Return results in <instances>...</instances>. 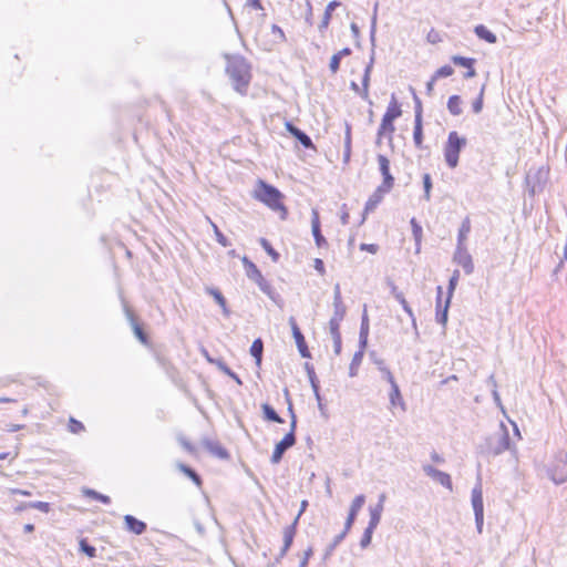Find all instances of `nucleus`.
I'll return each mask as SVG.
<instances>
[{"instance_id":"nucleus-47","label":"nucleus","mask_w":567,"mask_h":567,"mask_svg":"<svg viewBox=\"0 0 567 567\" xmlns=\"http://www.w3.org/2000/svg\"><path fill=\"white\" fill-rule=\"evenodd\" d=\"M369 317L367 312V308L364 307L362 319H361V327H360V334L364 337V334H369Z\"/></svg>"},{"instance_id":"nucleus-16","label":"nucleus","mask_w":567,"mask_h":567,"mask_svg":"<svg viewBox=\"0 0 567 567\" xmlns=\"http://www.w3.org/2000/svg\"><path fill=\"white\" fill-rule=\"evenodd\" d=\"M347 312L346 306H333V315L329 320V331L340 332V323L343 320Z\"/></svg>"},{"instance_id":"nucleus-19","label":"nucleus","mask_w":567,"mask_h":567,"mask_svg":"<svg viewBox=\"0 0 567 567\" xmlns=\"http://www.w3.org/2000/svg\"><path fill=\"white\" fill-rule=\"evenodd\" d=\"M286 128L291 135H293L300 142V144L303 147H306V148L313 147L311 138L305 132H302L301 130H299L298 127H296L295 125H292L289 122L286 123Z\"/></svg>"},{"instance_id":"nucleus-23","label":"nucleus","mask_w":567,"mask_h":567,"mask_svg":"<svg viewBox=\"0 0 567 567\" xmlns=\"http://www.w3.org/2000/svg\"><path fill=\"white\" fill-rule=\"evenodd\" d=\"M470 231H471V220L468 217H466L463 219L461 227L458 229L456 247L465 246V241L467 239Z\"/></svg>"},{"instance_id":"nucleus-44","label":"nucleus","mask_w":567,"mask_h":567,"mask_svg":"<svg viewBox=\"0 0 567 567\" xmlns=\"http://www.w3.org/2000/svg\"><path fill=\"white\" fill-rule=\"evenodd\" d=\"M484 90H485V85L482 86L477 99L472 104L473 112L476 114L481 113L482 109H483Z\"/></svg>"},{"instance_id":"nucleus-10","label":"nucleus","mask_w":567,"mask_h":567,"mask_svg":"<svg viewBox=\"0 0 567 567\" xmlns=\"http://www.w3.org/2000/svg\"><path fill=\"white\" fill-rule=\"evenodd\" d=\"M453 259L464 269L467 275L473 272V260L465 246L456 247Z\"/></svg>"},{"instance_id":"nucleus-49","label":"nucleus","mask_w":567,"mask_h":567,"mask_svg":"<svg viewBox=\"0 0 567 567\" xmlns=\"http://www.w3.org/2000/svg\"><path fill=\"white\" fill-rule=\"evenodd\" d=\"M80 547H81V550H82L85 555H87L89 557H91V558H92V557H95V554H96V549H95V547H93V546L89 545V544L86 543V540L82 539V540L80 542Z\"/></svg>"},{"instance_id":"nucleus-45","label":"nucleus","mask_w":567,"mask_h":567,"mask_svg":"<svg viewBox=\"0 0 567 567\" xmlns=\"http://www.w3.org/2000/svg\"><path fill=\"white\" fill-rule=\"evenodd\" d=\"M423 187H424V198L430 200L431 198V189H432V179L430 174L423 175Z\"/></svg>"},{"instance_id":"nucleus-63","label":"nucleus","mask_w":567,"mask_h":567,"mask_svg":"<svg viewBox=\"0 0 567 567\" xmlns=\"http://www.w3.org/2000/svg\"><path fill=\"white\" fill-rule=\"evenodd\" d=\"M245 8L248 10H262L261 2H247Z\"/></svg>"},{"instance_id":"nucleus-33","label":"nucleus","mask_w":567,"mask_h":567,"mask_svg":"<svg viewBox=\"0 0 567 567\" xmlns=\"http://www.w3.org/2000/svg\"><path fill=\"white\" fill-rule=\"evenodd\" d=\"M177 468L182 473H184L186 476H188L197 486L202 485V480H200L199 475L194 470H192L190 467H188L187 465H185L183 463H178Z\"/></svg>"},{"instance_id":"nucleus-60","label":"nucleus","mask_w":567,"mask_h":567,"mask_svg":"<svg viewBox=\"0 0 567 567\" xmlns=\"http://www.w3.org/2000/svg\"><path fill=\"white\" fill-rule=\"evenodd\" d=\"M474 516H475L476 529L480 534H482L483 524H484V514H474Z\"/></svg>"},{"instance_id":"nucleus-9","label":"nucleus","mask_w":567,"mask_h":567,"mask_svg":"<svg viewBox=\"0 0 567 567\" xmlns=\"http://www.w3.org/2000/svg\"><path fill=\"white\" fill-rule=\"evenodd\" d=\"M289 324L291 327L292 336L296 341V344H297L300 355L302 358H310V353H309L305 337L301 333L293 317L289 318Z\"/></svg>"},{"instance_id":"nucleus-48","label":"nucleus","mask_w":567,"mask_h":567,"mask_svg":"<svg viewBox=\"0 0 567 567\" xmlns=\"http://www.w3.org/2000/svg\"><path fill=\"white\" fill-rule=\"evenodd\" d=\"M28 506H29V508L39 509L43 513H48L50 511V504L47 502H40V501L30 502V503H28Z\"/></svg>"},{"instance_id":"nucleus-3","label":"nucleus","mask_w":567,"mask_h":567,"mask_svg":"<svg viewBox=\"0 0 567 567\" xmlns=\"http://www.w3.org/2000/svg\"><path fill=\"white\" fill-rule=\"evenodd\" d=\"M466 143V138L458 135L457 132L452 131L449 133L443 153L445 163L450 168H455L458 165L460 153L465 147Z\"/></svg>"},{"instance_id":"nucleus-21","label":"nucleus","mask_w":567,"mask_h":567,"mask_svg":"<svg viewBox=\"0 0 567 567\" xmlns=\"http://www.w3.org/2000/svg\"><path fill=\"white\" fill-rule=\"evenodd\" d=\"M389 400H390V404L392 408L400 406L402 409V411L405 410V403L402 399L401 391L396 383H393V385H391V392L389 394Z\"/></svg>"},{"instance_id":"nucleus-28","label":"nucleus","mask_w":567,"mask_h":567,"mask_svg":"<svg viewBox=\"0 0 567 567\" xmlns=\"http://www.w3.org/2000/svg\"><path fill=\"white\" fill-rule=\"evenodd\" d=\"M126 315H127V318L128 320L131 321V324H132V328H133V331H134V334L135 337L143 343V344H146L147 343V337L146 334L143 332L142 328L138 326V323L135 321L133 315L126 310Z\"/></svg>"},{"instance_id":"nucleus-38","label":"nucleus","mask_w":567,"mask_h":567,"mask_svg":"<svg viewBox=\"0 0 567 567\" xmlns=\"http://www.w3.org/2000/svg\"><path fill=\"white\" fill-rule=\"evenodd\" d=\"M377 527L378 526H372L371 524H368V527L364 529L360 540L361 548H367L371 544L372 534Z\"/></svg>"},{"instance_id":"nucleus-57","label":"nucleus","mask_w":567,"mask_h":567,"mask_svg":"<svg viewBox=\"0 0 567 567\" xmlns=\"http://www.w3.org/2000/svg\"><path fill=\"white\" fill-rule=\"evenodd\" d=\"M271 31L275 37L276 42H282L285 41V33L284 31L276 24L271 25Z\"/></svg>"},{"instance_id":"nucleus-2","label":"nucleus","mask_w":567,"mask_h":567,"mask_svg":"<svg viewBox=\"0 0 567 567\" xmlns=\"http://www.w3.org/2000/svg\"><path fill=\"white\" fill-rule=\"evenodd\" d=\"M255 197L266 204L272 210H280L282 218L286 215V208L281 203V193L274 186L265 183L264 181L258 182V186L255 189Z\"/></svg>"},{"instance_id":"nucleus-11","label":"nucleus","mask_w":567,"mask_h":567,"mask_svg":"<svg viewBox=\"0 0 567 567\" xmlns=\"http://www.w3.org/2000/svg\"><path fill=\"white\" fill-rule=\"evenodd\" d=\"M364 503H365V496L362 494L355 496L354 499L352 501V503L350 505L348 517L344 523L343 529H346V532H349L351 529V527L357 518V515L360 512V509L362 508V506L364 505Z\"/></svg>"},{"instance_id":"nucleus-12","label":"nucleus","mask_w":567,"mask_h":567,"mask_svg":"<svg viewBox=\"0 0 567 567\" xmlns=\"http://www.w3.org/2000/svg\"><path fill=\"white\" fill-rule=\"evenodd\" d=\"M471 503L474 514H484L483 491L480 478L472 489Z\"/></svg>"},{"instance_id":"nucleus-26","label":"nucleus","mask_w":567,"mask_h":567,"mask_svg":"<svg viewBox=\"0 0 567 567\" xmlns=\"http://www.w3.org/2000/svg\"><path fill=\"white\" fill-rule=\"evenodd\" d=\"M350 53L351 50L349 48H344L340 50L338 53L333 54L329 63L330 71L332 73H336L339 70L341 59L346 55H349Z\"/></svg>"},{"instance_id":"nucleus-4","label":"nucleus","mask_w":567,"mask_h":567,"mask_svg":"<svg viewBox=\"0 0 567 567\" xmlns=\"http://www.w3.org/2000/svg\"><path fill=\"white\" fill-rule=\"evenodd\" d=\"M401 114H402L401 106L398 103V101H396V99H395V96L393 94L392 97H391V101H390V103L388 105L386 112L384 113V115L382 117L380 127L378 130V141H377V143H380L381 137L386 132L389 133V140L390 141L392 140V133L395 130L394 125H393V122H394V120L400 117Z\"/></svg>"},{"instance_id":"nucleus-53","label":"nucleus","mask_w":567,"mask_h":567,"mask_svg":"<svg viewBox=\"0 0 567 567\" xmlns=\"http://www.w3.org/2000/svg\"><path fill=\"white\" fill-rule=\"evenodd\" d=\"M333 306H344L341 297L340 285L336 284L333 289Z\"/></svg>"},{"instance_id":"nucleus-41","label":"nucleus","mask_w":567,"mask_h":567,"mask_svg":"<svg viewBox=\"0 0 567 567\" xmlns=\"http://www.w3.org/2000/svg\"><path fill=\"white\" fill-rule=\"evenodd\" d=\"M452 62L456 65H460V66H463V68H468V66H473L474 63H475V60L472 59V58H465V56H460V55H454L452 56Z\"/></svg>"},{"instance_id":"nucleus-27","label":"nucleus","mask_w":567,"mask_h":567,"mask_svg":"<svg viewBox=\"0 0 567 567\" xmlns=\"http://www.w3.org/2000/svg\"><path fill=\"white\" fill-rule=\"evenodd\" d=\"M462 101H461V97L458 95H452L449 97V101H447V110L449 112L454 115V116H457V115H461L462 114Z\"/></svg>"},{"instance_id":"nucleus-37","label":"nucleus","mask_w":567,"mask_h":567,"mask_svg":"<svg viewBox=\"0 0 567 567\" xmlns=\"http://www.w3.org/2000/svg\"><path fill=\"white\" fill-rule=\"evenodd\" d=\"M82 493L87 496V497H91L93 499H96V501H100L104 504H110L111 499L107 495H104V494H101L94 489H91V488H83Z\"/></svg>"},{"instance_id":"nucleus-25","label":"nucleus","mask_w":567,"mask_h":567,"mask_svg":"<svg viewBox=\"0 0 567 567\" xmlns=\"http://www.w3.org/2000/svg\"><path fill=\"white\" fill-rule=\"evenodd\" d=\"M474 31L480 39L488 43H495L497 41L496 35L483 24L476 25Z\"/></svg>"},{"instance_id":"nucleus-7","label":"nucleus","mask_w":567,"mask_h":567,"mask_svg":"<svg viewBox=\"0 0 567 567\" xmlns=\"http://www.w3.org/2000/svg\"><path fill=\"white\" fill-rule=\"evenodd\" d=\"M422 470L433 481L441 484L442 486L447 488L450 492L453 491V483H452V478H451L450 474L442 472L430 464H424L422 466Z\"/></svg>"},{"instance_id":"nucleus-58","label":"nucleus","mask_w":567,"mask_h":567,"mask_svg":"<svg viewBox=\"0 0 567 567\" xmlns=\"http://www.w3.org/2000/svg\"><path fill=\"white\" fill-rule=\"evenodd\" d=\"M69 427H70V431H71L72 433H79V432H81V431H83V430H84L83 424H82L81 422H79V421H76V420L72 419V417L70 419V425H69Z\"/></svg>"},{"instance_id":"nucleus-8","label":"nucleus","mask_w":567,"mask_h":567,"mask_svg":"<svg viewBox=\"0 0 567 567\" xmlns=\"http://www.w3.org/2000/svg\"><path fill=\"white\" fill-rule=\"evenodd\" d=\"M390 187L380 185L374 193L369 197L368 202L365 203L363 216L361 223L365 220V215L370 212H373L377 206L381 203L383 199L384 194L390 192Z\"/></svg>"},{"instance_id":"nucleus-51","label":"nucleus","mask_w":567,"mask_h":567,"mask_svg":"<svg viewBox=\"0 0 567 567\" xmlns=\"http://www.w3.org/2000/svg\"><path fill=\"white\" fill-rule=\"evenodd\" d=\"M210 224L213 226V229H214V233H215L217 241L221 246L227 247L229 245L227 238L223 235V233L218 229V227L214 223L210 221Z\"/></svg>"},{"instance_id":"nucleus-20","label":"nucleus","mask_w":567,"mask_h":567,"mask_svg":"<svg viewBox=\"0 0 567 567\" xmlns=\"http://www.w3.org/2000/svg\"><path fill=\"white\" fill-rule=\"evenodd\" d=\"M311 230L318 247H322L327 244L324 237L321 235L319 214L315 209L312 210Z\"/></svg>"},{"instance_id":"nucleus-40","label":"nucleus","mask_w":567,"mask_h":567,"mask_svg":"<svg viewBox=\"0 0 567 567\" xmlns=\"http://www.w3.org/2000/svg\"><path fill=\"white\" fill-rule=\"evenodd\" d=\"M370 74L371 73H364L362 78V91H361V97L367 101L369 104H372L371 100L369 99V83H370Z\"/></svg>"},{"instance_id":"nucleus-54","label":"nucleus","mask_w":567,"mask_h":567,"mask_svg":"<svg viewBox=\"0 0 567 567\" xmlns=\"http://www.w3.org/2000/svg\"><path fill=\"white\" fill-rule=\"evenodd\" d=\"M403 310L406 312V315L411 318V323H412V327L414 328L415 330V333L417 334V324H416V319L414 317V313H413V310L412 308L409 306V303L406 302L405 305H403Z\"/></svg>"},{"instance_id":"nucleus-34","label":"nucleus","mask_w":567,"mask_h":567,"mask_svg":"<svg viewBox=\"0 0 567 567\" xmlns=\"http://www.w3.org/2000/svg\"><path fill=\"white\" fill-rule=\"evenodd\" d=\"M351 156V126L350 124H346V136H344V150H343V161L349 162Z\"/></svg>"},{"instance_id":"nucleus-14","label":"nucleus","mask_w":567,"mask_h":567,"mask_svg":"<svg viewBox=\"0 0 567 567\" xmlns=\"http://www.w3.org/2000/svg\"><path fill=\"white\" fill-rule=\"evenodd\" d=\"M441 297H442V287H437V302H436V321L442 326H445L447 322L449 308L451 303V299L446 298L444 306H441Z\"/></svg>"},{"instance_id":"nucleus-62","label":"nucleus","mask_w":567,"mask_h":567,"mask_svg":"<svg viewBox=\"0 0 567 567\" xmlns=\"http://www.w3.org/2000/svg\"><path fill=\"white\" fill-rule=\"evenodd\" d=\"M414 101H415V116L414 118H417V116L420 115V117H422V104H421V101L419 100V97L414 94Z\"/></svg>"},{"instance_id":"nucleus-15","label":"nucleus","mask_w":567,"mask_h":567,"mask_svg":"<svg viewBox=\"0 0 567 567\" xmlns=\"http://www.w3.org/2000/svg\"><path fill=\"white\" fill-rule=\"evenodd\" d=\"M297 524H298V517H296L293 519L291 525L287 526L284 529V546H282V549L280 551V556L281 557H284L286 555V553L289 550L290 546L292 545V542H293V538H295V535H296Z\"/></svg>"},{"instance_id":"nucleus-24","label":"nucleus","mask_w":567,"mask_h":567,"mask_svg":"<svg viewBox=\"0 0 567 567\" xmlns=\"http://www.w3.org/2000/svg\"><path fill=\"white\" fill-rule=\"evenodd\" d=\"M413 141L417 148H422V146H423V127H422V117H420V115L417 116V118H414Z\"/></svg>"},{"instance_id":"nucleus-50","label":"nucleus","mask_w":567,"mask_h":567,"mask_svg":"<svg viewBox=\"0 0 567 567\" xmlns=\"http://www.w3.org/2000/svg\"><path fill=\"white\" fill-rule=\"evenodd\" d=\"M333 340V351L337 355L341 352V334L340 332H330Z\"/></svg>"},{"instance_id":"nucleus-55","label":"nucleus","mask_w":567,"mask_h":567,"mask_svg":"<svg viewBox=\"0 0 567 567\" xmlns=\"http://www.w3.org/2000/svg\"><path fill=\"white\" fill-rule=\"evenodd\" d=\"M403 310L406 312V315L411 318V323H412V327L414 328L415 330V333L417 334V324H416V319L414 317V313H413V310L412 308L409 306V303L406 302L405 305H403Z\"/></svg>"},{"instance_id":"nucleus-52","label":"nucleus","mask_w":567,"mask_h":567,"mask_svg":"<svg viewBox=\"0 0 567 567\" xmlns=\"http://www.w3.org/2000/svg\"><path fill=\"white\" fill-rule=\"evenodd\" d=\"M378 364L380 365V370L384 375V379L390 383V385H393V383H396L391 371L383 365L382 361H379Z\"/></svg>"},{"instance_id":"nucleus-17","label":"nucleus","mask_w":567,"mask_h":567,"mask_svg":"<svg viewBox=\"0 0 567 567\" xmlns=\"http://www.w3.org/2000/svg\"><path fill=\"white\" fill-rule=\"evenodd\" d=\"M385 498H386V496L384 493L380 494L378 504L375 506L369 507V514H370L369 524H371L372 526H378L381 520V515L383 512Z\"/></svg>"},{"instance_id":"nucleus-59","label":"nucleus","mask_w":567,"mask_h":567,"mask_svg":"<svg viewBox=\"0 0 567 567\" xmlns=\"http://www.w3.org/2000/svg\"><path fill=\"white\" fill-rule=\"evenodd\" d=\"M550 478L553 480V482H554L555 484L559 485V484H563V483H565V482H566L567 476H566V474H565V473L560 472V473H558V474H551V475H550Z\"/></svg>"},{"instance_id":"nucleus-32","label":"nucleus","mask_w":567,"mask_h":567,"mask_svg":"<svg viewBox=\"0 0 567 567\" xmlns=\"http://www.w3.org/2000/svg\"><path fill=\"white\" fill-rule=\"evenodd\" d=\"M261 408H262L264 416L266 420L276 422V423L284 422V420L278 415V413L275 411V409L272 406H270L269 404L265 403V404H262Z\"/></svg>"},{"instance_id":"nucleus-22","label":"nucleus","mask_w":567,"mask_h":567,"mask_svg":"<svg viewBox=\"0 0 567 567\" xmlns=\"http://www.w3.org/2000/svg\"><path fill=\"white\" fill-rule=\"evenodd\" d=\"M244 264L246 266L247 276L254 281L258 282L262 288L261 282L264 281V278L256 265L250 262L246 257L244 258Z\"/></svg>"},{"instance_id":"nucleus-6","label":"nucleus","mask_w":567,"mask_h":567,"mask_svg":"<svg viewBox=\"0 0 567 567\" xmlns=\"http://www.w3.org/2000/svg\"><path fill=\"white\" fill-rule=\"evenodd\" d=\"M289 411L291 412V423H290L291 429H290L289 433H287L284 436V439L276 444L274 453L271 455L272 464H278L281 461L285 452L288 449H290L291 446H293L296 443V436H295V429H296V423H297L296 415L293 414L291 408H289Z\"/></svg>"},{"instance_id":"nucleus-5","label":"nucleus","mask_w":567,"mask_h":567,"mask_svg":"<svg viewBox=\"0 0 567 567\" xmlns=\"http://www.w3.org/2000/svg\"><path fill=\"white\" fill-rule=\"evenodd\" d=\"M509 449V434L505 425L502 423L499 431L486 440V452L496 456Z\"/></svg>"},{"instance_id":"nucleus-29","label":"nucleus","mask_w":567,"mask_h":567,"mask_svg":"<svg viewBox=\"0 0 567 567\" xmlns=\"http://www.w3.org/2000/svg\"><path fill=\"white\" fill-rule=\"evenodd\" d=\"M206 291L210 296H213L215 301L220 306V308L223 309L224 315L228 316L229 315V310H228L227 305H226V299L224 298L221 292L219 290L215 289V288H207Z\"/></svg>"},{"instance_id":"nucleus-42","label":"nucleus","mask_w":567,"mask_h":567,"mask_svg":"<svg viewBox=\"0 0 567 567\" xmlns=\"http://www.w3.org/2000/svg\"><path fill=\"white\" fill-rule=\"evenodd\" d=\"M458 278H460V271L458 270H454L452 277L450 278V281H449V292H447V298L452 299V296H453V292L456 288V285H457V281H458Z\"/></svg>"},{"instance_id":"nucleus-31","label":"nucleus","mask_w":567,"mask_h":567,"mask_svg":"<svg viewBox=\"0 0 567 567\" xmlns=\"http://www.w3.org/2000/svg\"><path fill=\"white\" fill-rule=\"evenodd\" d=\"M363 359V351L359 350L353 354L352 361L349 367V375L351 378L355 377L358 374L359 367Z\"/></svg>"},{"instance_id":"nucleus-56","label":"nucleus","mask_w":567,"mask_h":567,"mask_svg":"<svg viewBox=\"0 0 567 567\" xmlns=\"http://www.w3.org/2000/svg\"><path fill=\"white\" fill-rule=\"evenodd\" d=\"M411 225H412L413 236L415 238V241L419 245L420 240H421V236H422V228L420 225H417V223L415 221L414 218L411 220Z\"/></svg>"},{"instance_id":"nucleus-61","label":"nucleus","mask_w":567,"mask_h":567,"mask_svg":"<svg viewBox=\"0 0 567 567\" xmlns=\"http://www.w3.org/2000/svg\"><path fill=\"white\" fill-rule=\"evenodd\" d=\"M311 555H312V548H311V547H309V548L305 551L303 557H302V559H301V560H300V563H299V567H307V565H308V560H309V558L311 557Z\"/></svg>"},{"instance_id":"nucleus-64","label":"nucleus","mask_w":567,"mask_h":567,"mask_svg":"<svg viewBox=\"0 0 567 567\" xmlns=\"http://www.w3.org/2000/svg\"><path fill=\"white\" fill-rule=\"evenodd\" d=\"M315 269L320 274L324 272V265L321 259H319V258L315 259Z\"/></svg>"},{"instance_id":"nucleus-36","label":"nucleus","mask_w":567,"mask_h":567,"mask_svg":"<svg viewBox=\"0 0 567 567\" xmlns=\"http://www.w3.org/2000/svg\"><path fill=\"white\" fill-rule=\"evenodd\" d=\"M348 533L349 532H346V529H343L340 534L334 536L333 540L326 549V553H324L326 558L329 557L333 553L336 547L344 539V537L348 535Z\"/></svg>"},{"instance_id":"nucleus-39","label":"nucleus","mask_w":567,"mask_h":567,"mask_svg":"<svg viewBox=\"0 0 567 567\" xmlns=\"http://www.w3.org/2000/svg\"><path fill=\"white\" fill-rule=\"evenodd\" d=\"M210 362H214L216 363V365L218 367V369L220 371H223L225 374L229 375L231 379H234L238 384H241V380L239 379V377L233 372L223 361L220 360H217V361H214L212 359H208Z\"/></svg>"},{"instance_id":"nucleus-46","label":"nucleus","mask_w":567,"mask_h":567,"mask_svg":"<svg viewBox=\"0 0 567 567\" xmlns=\"http://www.w3.org/2000/svg\"><path fill=\"white\" fill-rule=\"evenodd\" d=\"M453 72H454V70L452 66L444 65V66H441L440 69H437L433 76L437 80L440 78H447V76L452 75Z\"/></svg>"},{"instance_id":"nucleus-18","label":"nucleus","mask_w":567,"mask_h":567,"mask_svg":"<svg viewBox=\"0 0 567 567\" xmlns=\"http://www.w3.org/2000/svg\"><path fill=\"white\" fill-rule=\"evenodd\" d=\"M124 522L126 529L135 535H142L146 530V524L133 515H125Z\"/></svg>"},{"instance_id":"nucleus-43","label":"nucleus","mask_w":567,"mask_h":567,"mask_svg":"<svg viewBox=\"0 0 567 567\" xmlns=\"http://www.w3.org/2000/svg\"><path fill=\"white\" fill-rule=\"evenodd\" d=\"M260 245L266 250V252L271 256L272 260H277L279 255L278 252L272 248V246L269 244V241L265 238H260Z\"/></svg>"},{"instance_id":"nucleus-30","label":"nucleus","mask_w":567,"mask_h":567,"mask_svg":"<svg viewBox=\"0 0 567 567\" xmlns=\"http://www.w3.org/2000/svg\"><path fill=\"white\" fill-rule=\"evenodd\" d=\"M264 344L261 339H256L250 347V354L255 358L256 364H261Z\"/></svg>"},{"instance_id":"nucleus-1","label":"nucleus","mask_w":567,"mask_h":567,"mask_svg":"<svg viewBox=\"0 0 567 567\" xmlns=\"http://www.w3.org/2000/svg\"><path fill=\"white\" fill-rule=\"evenodd\" d=\"M226 73L231 81L234 90L245 95L251 80L250 65L239 55H226Z\"/></svg>"},{"instance_id":"nucleus-13","label":"nucleus","mask_w":567,"mask_h":567,"mask_svg":"<svg viewBox=\"0 0 567 567\" xmlns=\"http://www.w3.org/2000/svg\"><path fill=\"white\" fill-rule=\"evenodd\" d=\"M378 163L380 172L383 176V186L392 188L394 178L390 173V161L385 155L379 154L378 155Z\"/></svg>"},{"instance_id":"nucleus-35","label":"nucleus","mask_w":567,"mask_h":567,"mask_svg":"<svg viewBox=\"0 0 567 567\" xmlns=\"http://www.w3.org/2000/svg\"><path fill=\"white\" fill-rule=\"evenodd\" d=\"M203 444L204 446L209 450L213 454L224 458V457H227V452L225 451V449H223L220 445H218L217 443H214L209 440H204L203 441Z\"/></svg>"}]
</instances>
